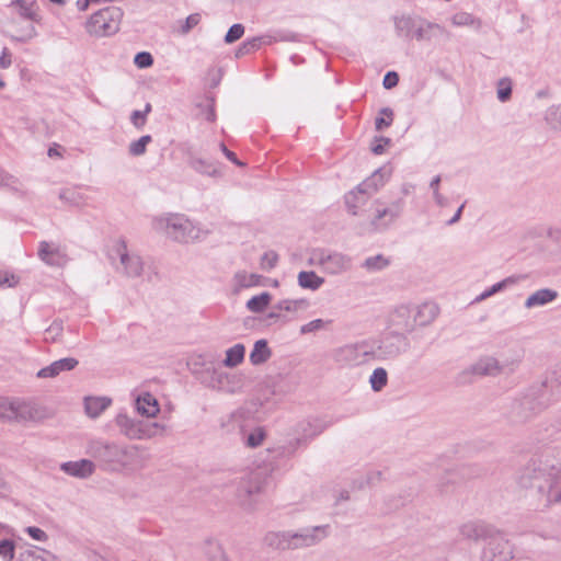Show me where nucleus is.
I'll return each instance as SVG.
<instances>
[{
  "label": "nucleus",
  "mask_w": 561,
  "mask_h": 561,
  "mask_svg": "<svg viewBox=\"0 0 561 561\" xmlns=\"http://www.w3.org/2000/svg\"><path fill=\"white\" fill-rule=\"evenodd\" d=\"M517 483L531 491L540 508L561 503V450L548 448L520 469Z\"/></svg>",
  "instance_id": "nucleus-1"
},
{
  "label": "nucleus",
  "mask_w": 561,
  "mask_h": 561,
  "mask_svg": "<svg viewBox=\"0 0 561 561\" xmlns=\"http://www.w3.org/2000/svg\"><path fill=\"white\" fill-rule=\"evenodd\" d=\"M89 451L110 471L136 470L144 467L141 449L138 446L96 440L90 445Z\"/></svg>",
  "instance_id": "nucleus-2"
},
{
  "label": "nucleus",
  "mask_w": 561,
  "mask_h": 561,
  "mask_svg": "<svg viewBox=\"0 0 561 561\" xmlns=\"http://www.w3.org/2000/svg\"><path fill=\"white\" fill-rule=\"evenodd\" d=\"M387 168L377 169L370 176L360 182L344 195V205L352 216H359L368 201L386 184L390 178Z\"/></svg>",
  "instance_id": "nucleus-3"
},
{
  "label": "nucleus",
  "mask_w": 561,
  "mask_h": 561,
  "mask_svg": "<svg viewBox=\"0 0 561 561\" xmlns=\"http://www.w3.org/2000/svg\"><path fill=\"white\" fill-rule=\"evenodd\" d=\"M329 426V422L319 417L304 420L296 426L298 437L290 439L285 445L268 449V451L275 457H290L300 446H307L311 439L323 433Z\"/></svg>",
  "instance_id": "nucleus-4"
},
{
  "label": "nucleus",
  "mask_w": 561,
  "mask_h": 561,
  "mask_svg": "<svg viewBox=\"0 0 561 561\" xmlns=\"http://www.w3.org/2000/svg\"><path fill=\"white\" fill-rule=\"evenodd\" d=\"M152 227L156 231L165 233L178 242L187 243L198 237V230L193 222L182 214H167L153 219Z\"/></svg>",
  "instance_id": "nucleus-5"
},
{
  "label": "nucleus",
  "mask_w": 561,
  "mask_h": 561,
  "mask_svg": "<svg viewBox=\"0 0 561 561\" xmlns=\"http://www.w3.org/2000/svg\"><path fill=\"white\" fill-rule=\"evenodd\" d=\"M123 10L118 7H105L93 13L85 22V31L95 37L112 36L119 31Z\"/></svg>",
  "instance_id": "nucleus-6"
},
{
  "label": "nucleus",
  "mask_w": 561,
  "mask_h": 561,
  "mask_svg": "<svg viewBox=\"0 0 561 561\" xmlns=\"http://www.w3.org/2000/svg\"><path fill=\"white\" fill-rule=\"evenodd\" d=\"M115 423L121 433L129 439H149L164 432V426L157 422H144L130 419L126 413H118Z\"/></svg>",
  "instance_id": "nucleus-7"
},
{
  "label": "nucleus",
  "mask_w": 561,
  "mask_h": 561,
  "mask_svg": "<svg viewBox=\"0 0 561 561\" xmlns=\"http://www.w3.org/2000/svg\"><path fill=\"white\" fill-rule=\"evenodd\" d=\"M405 206L403 198H397L390 204H385L380 199L374 203V216L370 219V226L375 231L388 229L398 218L401 217Z\"/></svg>",
  "instance_id": "nucleus-8"
},
{
  "label": "nucleus",
  "mask_w": 561,
  "mask_h": 561,
  "mask_svg": "<svg viewBox=\"0 0 561 561\" xmlns=\"http://www.w3.org/2000/svg\"><path fill=\"white\" fill-rule=\"evenodd\" d=\"M370 346L374 351V359H388L407 351L409 342L403 333L389 332L378 341H370Z\"/></svg>",
  "instance_id": "nucleus-9"
},
{
  "label": "nucleus",
  "mask_w": 561,
  "mask_h": 561,
  "mask_svg": "<svg viewBox=\"0 0 561 561\" xmlns=\"http://www.w3.org/2000/svg\"><path fill=\"white\" fill-rule=\"evenodd\" d=\"M334 358L346 366H358L374 359L370 341L344 345L335 351Z\"/></svg>",
  "instance_id": "nucleus-10"
},
{
  "label": "nucleus",
  "mask_w": 561,
  "mask_h": 561,
  "mask_svg": "<svg viewBox=\"0 0 561 561\" xmlns=\"http://www.w3.org/2000/svg\"><path fill=\"white\" fill-rule=\"evenodd\" d=\"M512 558L513 547L510 540L495 529L483 547L481 561H510Z\"/></svg>",
  "instance_id": "nucleus-11"
},
{
  "label": "nucleus",
  "mask_w": 561,
  "mask_h": 561,
  "mask_svg": "<svg viewBox=\"0 0 561 561\" xmlns=\"http://www.w3.org/2000/svg\"><path fill=\"white\" fill-rule=\"evenodd\" d=\"M268 484V474L266 470L259 469L251 472L247 479L242 480L238 489V497L244 506H251L248 502L253 495L262 493Z\"/></svg>",
  "instance_id": "nucleus-12"
},
{
  "label": "nucleus",
  "mask_w": 561,
  "mask_h": 561,
  "mask_svg": "<svg viewBox=\"0 0 561 561\" xmlns=\"http://www.w3.org/2000/svg\"><path fill=\"white\" fill-rule=\"evenodd\" d=\"M113 251L119 259L121 267H117L118 272L131 278L141 275L144 271L142 259L136 253H129L124 240H118Z\"/></svg>",
  "instance_id": "nucleus-13"
},
{
  "label": "nucleus",
  "mask_w": 561,
  "mask_h": 561,
  "mask_svg": "<svg viewBox=\"0 0 561 561\" xmlns=\"http://www.w3.org/2000/svg\"><path fill=\"white\" fill-rule=\"evenodd\" d=\"M329 525L302 528L290 531L291 549L308 548L318 545L328 537Z\"/></svg>",
  "instance_id": "nucleus-14"
},
{
  "label": "nucleus",
  "mask_w": 561,
  "mask_h": 561,
  "mask_svg": "<svg viewBox=\"0 0 561 561\" xmlns=\"http://www.w3.org/2000/svg\"><path fill=\"white\" fill-rule=\"evenodd\" d=\"M313 259L330 274H340L351 266L350 257L324 249L314 251Z\"/></svg>",
  "instance_id": "nucleus-15"
},
{
  "label": "nucleus",
  "mask_w": 561,
  "mask_h": 561,
  "mask_svg": "<svg viewBox=\"0 0 561 561\" xmlns=\"http://www.w3.org/2000/svg\"><path fill=\"white\" fill-rule=\"evenodd\" d=\"M34 408L23 400H7L0 398V419L27 420L33 417Z\"/></svg>",
  "instance_id": "nucleus-16"
},
{
  "label": "nucleus",
  "mask_w": 561,
  "mask_h": 561,
  "mask_svg": "<svg viewBox=\"0 0 561 561\" xmlns=\"http://www.w3.org/2000/svg\"><path fill=\"white\" fill-rule=\"evenodd\" d=\"M518 360L500 363L494 357H484L473 365V373L482 376H496L500 374H511L518 366Z\"/></svg>",
  "instance_id": "nucleus-17"
},
{
  "label": "nucleus",
  "mask_w": 561,
  "mask_h": 561,
  "mask_svg": "<svg viewBox=\"0 0 561 561\" xmlns=\"http://www.w3.org/2000/svg\"><path fill=\"white\" fill-rule=\"evenodd\" d=\"M459 536L466 540H488L495 528L482 520H469L459 526Z\"/></svg>",
  "instance_id": "nucleus-18"
},
{
  "label": "nucleus",
  "mask_w": 561,
  "mask_h": 561,
  "mask_svg": "<svg viewBox=\"0 0 561 561\" xmlns=\"http://www.w3.org/2000/svg\"><path fill=\"white\" fill-rule=\"evenodd\" d=\"M187 164L197 173L213 179L222 176V165L218 161L199 158L187 152Z\"/></svg>",
  "instance_id": "nucleus-19"
},
{
  "label": "nucleus",
  "mask_w": 561,
  "mask_h": 561,
  "mask_svg": "<svg viewBox=\"0 0 561 561\" xmlns=\"http://www.w3.org/2000/svg\"><path fill=\"white\" fill-rule=\"evenodd\" d=\"M38 257L50 266H62L67 262V256L58 247L47 241H41L38 244Z\"/></svg>",
  "instance_id": "nucleus-20"
},
{
  "label": "nucleus",
  "mask_w": 561,
  "mask_h": 561,
  "mask_svg": "<svg viewBox=\"0 0 561 561\" xmlns=\"http://www.w3.org/2000/svg\"><path fill=\"white\" fill-rule=\"evenodd\" d=\"M60 470L68 476L87 479L94 473L95 465L89 459H80L77 461L62 462L60 465Z\"/></svg>",
  "instance_id": "nucleus-21"
},
{
  "label": "nucleus",
  "mask_w": 561,
  "mask_h": 561,
  "mask_svg": "<svg viewBox=\"0 0 561 561\" xmlns=\"http://www.w3.org/2000/svg\"><path fill=\"white\" fill-rule=\"evenodd\" d=\"M391 325L400 333H411L414 331V321L412 316V309L408 306L398 307L390 317Z\"/></svg>",
  "instance_id": "nucleus-22"
},
{
  "label": "nucleus",
  "mask_w": 561,
  "mask_h": 561,
  "mask_svg": "<svg viewBox=\"0 0 561 561\" xmlns=\"http://www.w3.org/2000/svg\"><path fill=\"white\" fill-rule=\"evenodd\" d=\"M78 359L73 357H65L53 362L50 365L37 371L38 378H55L62 371H70L78 366Z\"/></svg>",
  "instance_id": "nucleus-23"
},
{
  "label": "nucleus",
  "mask_w": 561,
  "mask_h": 561,
  "mask_svg": "<svg viewBox=\"0 0 561 561\" xmlns=\"http://www.w3.org/2000/svg\"><path fill=\"white\" fill-rule=\"evenodd\" d=\"M439 309L434 302H424L412 309L414 327H425L432 323L438 316Z\"/></svg>",
  "instance_id": "nucleus-24"
},
{
  "label": "nucleus",
  "mask_w": 561,
  "mask_h": 561,
  "mask_svg": "<svg viewBox=\"0 0 561 561\" xmlns=\"http://www.w3.org/2000/svg\"><path fill=\"white\" fill-rule=\"evenodd\" d=\"M557 290L551 288H541L533 293L525 301V308L533 309L546 306L558 298Z\"/></svg>",
  "instance_id": "nucleus-25"
},
{
  "label": "nucleus",
  "mask_w": 561,
  "mask_h": 561,
  "mask_svg": "<svg viewBox=\"0 0 561 561\" xmlns=\"http://www.w3.org/2000/svg\"><path fill=\"white\" fill-rule=\"evenodd\" d=\"M136 410L147 417H153L160 411L157 399L149 392H145L136 399Z\"/></svg>",
  "instance_id": "nucleus-26"
},
{
  "label": "nucleus",
  "mask_w": 561,
  "mask_h": 561,
  "mask_svg": "<svg viewBox=\"0 0 561 561\" xmlns=\"http://www.w3.org/2000/svg\"><path fill=\"white\" fill-rule=\"evenodd\" d=\"M446 31L443 26L436 23L427 22V21H421L417 22L414 36L416 41H430L433 36H436L438 34H445Z\"/></svg>",
  "instance_id": "nucleus-27"
},
{
  "label": "nucleus",
  "mask_w": 561,
  "mask_h": 561,
  "mask_svg": "<svg viewBox=\"0 0 561 561\" xmlns=\"http://www.w3.org/2000/svg\"><path fill=\"white\" fill-rule=\"evenodd\" d=\"M526 278L525 275H513L508 276L501 282L492 285L490 288L485 289L483 293H481L477 298L476 301H482L511 286H514L518 284L520 280H524Z\"/></svg>",
  "instance_id": "nucleus-28"
},
{
  "label": "nucleus",
  "mask_w": 561,
  "mask_h": 561,
  "mask_svg": "<svg viewBox=\"0 0 561 561\" xmlns=\"http://www.w3.org/2000/svg\"><path fill=\"white\" fill-rule=\"evenodd\" d=\"M264 542L273 549L289 550L291 549L290 531H270L265 535Z\"/></svg>",
  "instance_id": "nucleus-29"
},
{
  "label": "nucleus",
  "mask_w": 561,
  "mask_h": 561,
  "mask_svg": "<svg viewBox=\"0 0 561 561\" xmlns=\"http://www.w3.org/2000/svg\"><path fill=\"white\" fill-rule=\"evenodd\" d=\"M112 403V400L107 397H87L84 399L85 413L92 417H98L103 411H105Z\"/></svg>",
  "instance_id": "nucleus-30"
},
{
  "label": "nucleus",
  "mask_w": 561,
  "mask_h": 561,
  "mask_svg": "<svg viewBox=\"0 0 561 561\" xmlns=\"http://www.w3.org/2000/svg\"><path fill=\"white\" fill-rule=\"evenodd\" d=\"M272 356V351L268 347L266 340H259L254 343L253 350L250 353V362L253 365H261L266 363Z\"/></svg>",
  "instance_id": "nucleus-31"
},
{
  "label": "nucleus",
  "mask_w": 561,
  "mask_h": 561,
  "mask_svg": "<svg viewBox=\"0 0 561 561\" xmlns=\"http://www.w3.org/2000/svg\"><path fill=\"white\" fill-rule=\"evenodd\" d=\"M11 5L19 8V14L25 20L38 21V7L36 0H12Z\"/></svg>",
  "instance_id": "nucleus-32"
},
{
  "label": "nucleus",
  "mask_w": 561,
  "mask_h": 561,
  "mask_svg": "<svg viewBox=\"0 0 561 561\" xmlns=\"http://www.w3.org/2000/svg\"><path fill=\"white\" fill-rule=\"evenodd\" d=\"M535 413L534 401L526 397L522 401L516 402L513 407V417L515 421L524 422Z\"/></svg>",
  "instance_id": "nucleus-33"
},
{
  "label": "nucleus",
  "mask_w": 561,
  "mask_h": 561,
  "mask_svg": "<svg viewBox=\"0 0 561 561\" xmlns=\"http://www.w3.org/2000/svg\"><path fill=\"white\" fill-rule=\"evenodd\" d=\"M417 21L411 16H401L397 18L394 21V26L398 36L404 37L408 39L413 38V34L416 27Z\"/></svg>",
  "instance_id": "nucleus-34"
},
{
  "label": "nucleus",
  "mask_w": 561,
  "mask_h": 561,
  "mask_svg": "<svg viewBox=\"0 0 561 561\" xmlns=\"http://www.w3.org/2000/svg\"><path fill=\"white\" fill-rule=\"evenodd\" d=\"M244 355V345L241 343L234 344L232 347L226 351V358L224 359V365L230 368L237 367L243 362Z\"/></svg>",
  "instance_id": "nucleus-35"
},
{
  "label": "nucleus",
  "mask_w": 561,
  "mask_h": 561,
  "mask_svg": "<svg viewBox=\"0 0 561 561\" xmlns=\"http://www.w3.org/2000/svg\"><path fill=\"white\" fill-rule=\"evenodd\" d=\"M324 283V279L318 276L313 271H301L298 274V284L300 287L317 290Z\"/></svg>",
  "instance_id": "nucleus-36"
},
{
  "label": "nucleus",
  "mask_w": 561,
  "mask_h": 561,
  "mask_svg": "<svg viewBox=\"0 0 561 561\" xmlns=\"http://www.w3.org/2000/svg\"><path fill=\"white\" fill-rule=\"evenodd\" d=\"M310 306L307 299H283L274 305V309L279 311L296 312L306 310Z\"/></svg>",
  "instance_id": "nucleus-37"
},
{
  "label": "nucleus",
  "mask_w": 561,
  "mask_h": 561,
  "mask_svg": "<svg viewBox=\"0 0 561 561\" xmlns=\"http://www.w3.org/2000/svg\"><path fill=\"white\" fill-rule=\"evenodd\" d=\"M272 300V296L270 293L264 291L260 295L253 296L251 299L247 301V308L254 313H259L264 311Z\"/></svg>",
  "instance_id": "nucleus-38"
},
{
  "label": "nucleus",
  "mask_w": 561,
  "mask_h": 561,
  "mask_svg": "<svg viewBox=\"0 0 561 561\" xmlns=\"http://www.w3.org/2000/svg\"><path fill=\"white\" fill-rule=\"evenodd\" d=\"M390 265V259L385 256L383 254H377L374 256L367 257L362 267L368 272H379L387 268Z\"/></svg>",
  "instance_id": "nucleus-39"
},
{
  "label": "nucleus",
  "mask_w": 561,
  "mask_h": 561,
  "mask_svg": "<svg viewBox=\"0 0 561 561\" xmlns=\"http://www.w3.org/2000/svg\"><path fill=\"white\" fill-rule=\"evenodd\" d=\"M451 23L455 26H474L476 28L481 27V20L474 18L468 12H458L451 16Z\"/></svg>",
  "instance_id": "nucleus-40"
},
{
  "label": "nucleus",
  "mask_w": 561,
  "mask_h": 561,
  "mask_svg": "<svg viewBox=\"0 0 561 561\" xmlns=\"http://www.w3.org/2000/svg\"><path fill=\"white\" fill-rule=\"evenodd\" d=\"M370 387L375 392L381 391L388 383V373L385 368L374 369L369 378Z\"/></svg>",
  "instance_id": "nucleus-41"
},
{
  "label": "nucleus",
  "mask_w": 561,
  "mask_h": 561,
  "mask_svg": "<svg viewBox=\"0 0 561 561\" xmlns=\"http://www.w3.org/2000/svg\"><path fill=\"white\" fill-rule=\"evenodd\" d=\"M270 43L265 37H253L251 39L245 41L237 50V57H241L247 54H251L257 50L262 44Z\"/></svg>",
  "instance_id": "nucleus-42"
},
{
  "label": "nucleus",
  "mask_w": 561,
  "mask_h": 561,
  "mask_svg": "<svg viewBox=\"0 0 561 561\" xmlns=\"http://www.w3.org/2000/svg\"><path fill=\"white\" fill-rule=\"evenodd\" d=\"M265 437V430L261 426H257L244 437V444L247 447L256 448L262 445Z\"/></svg>",
  "instance_id": "nucleus-43"
},
{
  "label": "nucleus",
  "mask_w": 561,
  "mask_h": 561,
  "mask_svg": "<svg viewBox=\"0 0 561 561\" xmlns=\"http://www.w3.org/2000/svg\"><path fill=\"white\" fill-rule=\"evenodd\" d=\"M152 141L150 135H144L139 139L131 141L128 147V152L133 157L142 156L146 152L147 146Z\"/></svg>",
  "instance_id": "nucleus-44"
},
{
  "label": "nucleus",
  "mask_w": 561,
  "mask_h": 561,
  "mask_svg": "<svg viewBox=\"0 0 561 561\" xmlns=\"http://www.w3.org/2000/svg\"><path fill=\"white\" fill-rule=\"evenodd\" d=\"M496 94L500 102L504 103L511 100L512 80L508 77L501 78L497 81Z\"/></svg>",
  "instance_id": "nucleus-45"
},
{
  "label": "nucleus",
  "mask_w": 561,
  "mask_h": 561,
  "mask_svg": "<svg viewBox=\"0 0 561 561\" xmlns=\"http://www.w3.org/2000/svg\"><path fill=\"white\" fill-rule=\"evenodd\" d=\"M381 116L376 117L375 127L377 130H382L389 127L393 121V111L390 107H382L379 112Z\"/></svg>",
  "instance_id": "nucleus-46"
},
{
  "label": "nucleus",
  "mask_w": 561,
  "mask_h": 561,
  "mask_svg": "<svg viewBox=\"0 0 561 561\" xmlns=\"http://www.w3.org/2000/svg\"><path fill=\"white\" fill-rule=\"evenodd\" d=\"M545 118L551 127L561 129V104L549 107Z\"/></svg>",
  "instance_id": "nucleus-47"
},
{
  "label": "nucleus",
  "mask_w": 561,
  "mask_h": 561,
  "mask_svg": "<svg viewBox=\"0 0 561 561\" xmlns=\"http://www.w3.org/2000/svg\"><path fill=\"white\" fill-rule=\"evenodd\" d=\"M151 112V104L147 103L144 111H133L130 115V122L131 124L140 129L145 126L147 122V115Z\"/></svg>",
  "instance_id": "nucleus-48"
},
{
  "label": "nucleus",
  "mask_w": 561,
  "mask_h": 561,
  "mask_svg": "<svg viewBox=\"0 0 561 561\" xmlns=\"http://www.w3.org/2000/svg\"><path fill=\"white\" fill-rule=\"evenodd\" d=\"M15 556V545L13 540L3 539L0 541V557L4 561H12Z\"/></svg>",
  "instance_id": "nucleus-49"
},
{
  "label": "nucleus",
  "mask_w": 561,
  "mask_h": 561,
  "mask_svg": "<svg viewBox=\"0 0 561 561\" xmlns=\"http://www.w3.org/2000/svg\"><path fill=\"white\" fill-rule=\"evenodd\" d=\"M19 561H45L44 557L39 554V549L30 547L20 551Z\"/></svg>",
  "instance_id": "nucleus-50"
},
{
  "label": "nucleus",
  "mask_w": 561,
  "mask_h": 561,
  "mask_svg": "<svg viewBox=\"0 0 561 561\" xmlns=\"http://www.w3.org/2000/svg\"><path fill=\"white\" fill-rule=\"evenodd\" d=\"M278 262V254L275 251H267L261 257V267L264 271L273 270Z\"/></svg>",
  "instance_id": "nucleus-51"
},
{
  "label": "nucleus",
  "mask_w": 561,
  "mask_h": 561,
  "mask_svg": "<svg viewBox=\"0 0 561 561\" xmlns=\"http://www.w3.org/2000/svg\"><path fill=\"white\" fill-rule=\"evenodd\" d=\"M243 34H244V26L239 23L233 24L232 26H230V28L226 33L225 42L227 44H231V43L240 39Z\"/></svg>",
  "instance_id": "nucleus-52"
},
{
  "label": "nucleus",
  "mask_w": 561,
  "mask_h": 561,
  "mask_svg": "<svg viewBox=\"0 0 561 561\" xmlns=\"http://www.w3.org/2000/svg\"><path fill=\"white\" fill-rule=\"evenodd\" d=\"M59 197L62 201H66L67 203H70L76 206H80L82 204V196L80 195L79 192H77L76 190H72V188L64 190L60 193Z\"/></svg>",
  "instance_id": "nucleus-53"
},
{
  "label": "nucleus",
  "mask_w": 561,
  "mask_h": 561,
  "mask_svg": "<svg viewBox=\"0 0 561 561\" xmlns=\"http://www.w3.org/2000/svg\"><path fill=\"white\" fill-rule=\"evenodd\" d=\"M134 62L138 68H148L153 64V57L148 51L137 53Z\"/></svg>",
  "instance_id": "nucleus-54"
},
{
  "label": "nucleus",
  "mask_w": 561,
  "mask_h": 561,
  "mask_svg": "<svg viewBox=\"0 0 561 561\" xmlns=\"http://www.w3.org/2000/svg\"><path fill=\"white\" fill-rule=\"evenodd\" d=\"M62 333V323L61 322H53L49 328L45 332V340L46 341H56L58 336H60Z\"/></svg>",
  "instance_id": "nucleus-55"
},
{
  "label": "nucleus",
  "mask_w": 561,
  "mask_h": 561,
  "mask_svg": "<svg viewBox=\"0 0 561 561\" xmlns=\"http://www.w3.org/2000/svg\"><path fill=\"white\" fill-rule=\"evenodd\" d=\"M201 14L199 13H192L190 14L184 24L181 26V33L182 34H187L193 27H195L196 25H198V23L201 22Z\"/></svg>",
  "instance_id": "nucleus-56"
},
{
  "label": "nucleus",
  "mask_w": 561,
  "mask_h": 561,
  "mask_svg": "<svg viewBox=\"0 0 561 561\" xmlns=\"http://www.w3.org/2000/svg\"><path fill=\"white\" fill-rule=\"evenodd\" d=\"M324 323L322 319L312 320L300 327V334H309L319 331L324 327Z\"/></svg>",
  "instance_id": "nucleus-57"
},
{
  "label": "nucleus",
  "mask_w": 561,
  "mask_h": 561,
  "mask_svg": "<svg viewBox=\"0 0 561 561\" xmlns=\"http://www.w3.org/2000/svg\"><path fill=\"white\" fill-rule=\"evenodd\" d=\"M25 533L34 540H37V541H46L48 539V536L47 534L38 528V527H35V526H28L25 528Z\"/></svg>",
  "instance_id": "nucleus-58"
},
{
  "label": "nucleus",
  "mask_w": 561,
  "mask_h": 561,
  "mask_svg": "<svg viewBox=\"0 0 561 561\" xmlns=\"http://www.w3.org/2000/svg\"><path fill=\"white\" fill-rule=\"evenodd\" d=\"M399 75L396 71H388L382 80L383 88L389 90L398 85Z\"/></svg>",
  "instance_id": "nucleus-59"
},
{
  "label": "nucleus",
  "mask_w": 561,
  "mask_h": 561,
  "mask_svg": "<svg viewBox=\"0 0 561 561\" xmlns=\"http://www.w3.org/2000/svg\"><path fill=\"white\" fill-rule=\"evenodd\" d=\"M391 142L390 138L387 137H380L375 140V142L371 146V151L375 154H381L385 152V148L389 146Z\"/></svg>",
  "instance_id": "nucleus-60"
},
{
  "label": "nucleus",
  "mask_w": 561,
  "mask_h": 561,
  "mask_svg": "<svg viewBox=\"0 0 561 561\" xmlns=\"http://www.w3.org/2000/svg\"><path fill=\"white\" fill-rule=\"evenodd\" d=\"M0 185L16 188L18 179L10 173L0 170Z\"/></svg>",
  "instance_id": "nucleus-61"
},
{
  "label": "nucleus",
  "mask_w": 561,
  "mask_h": 561,
  "mask_svg": "<svg viewBox=\"0 0 561 561\" xmlns=\"http://www.w3.org/2000/svg\"><path fill=\"white\" fill-rule=\"evenodd\" d=\"M19 279L13 274L0 272V287H14Z\"/></svg>",
  "instance_id": "nucleus-62"
},
{
  "label": "nucleus",
  "mask_w": 561,
  "mask_h": 561,
  "mask_svg": "<svg viewBox=\"0 0 561 561\" xmlns=\"http://www.w3.org/2000/svg\"><path fill=\"white\" fill-rule=\"evenodd\" d=\"M220 149H221L222 153L227 157V159L230 160L232 163H234L239 167L244 165L243 162H241L237 158L236 153L232 152L231 150H229L224 142L220 144Z\"/></svg>",
  "instance_id": "nucleus-63"
},
{
  "label": "nucleus",
  "mask_w": 561,
  "mask_h": 561,
  "mask_svg": "<svg viewBox=\"0 0 561 561\" xmlns=\"http://www.w3.org/2000/svg\"><path fill=\"white\" fill-rule=\"evenodd\" d=\"M12 59H11V53L7 47L2 49V54L0 56V67L3 69H7L11 66Z\"/></svg>",
  "instance_id": "nucleus-64"
}]
</instances>
